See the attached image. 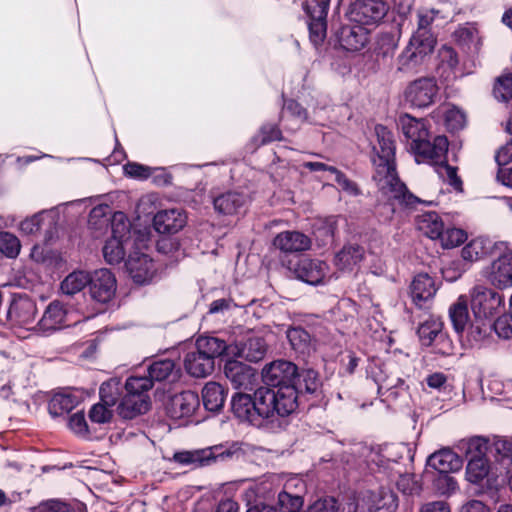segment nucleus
Returning <instances> with one entry per match:
<instances>
[{"instance_id":"31","label":"nucleus","mask_w":512,"mask_h":512,"mask_svg":"<svg viewBox=\"0 0 512 512\" xmlns=\"http://www.w3.org/2000/svg\"><path fill=\"white\" fill-rule=\"evenodd\" d=\"M364 249L356 244H347L336 253L334 265L343 272L353 271L363 260Z\"/></svg>"},{"instance_id":"18","label":"nucleus","mask_w":512,"mask_h":512,"mask_svg":"<svg viewBox=\"0 0 512 512\" xmlns=\"http://www.w3.org/2000/svg\"><path fill=\"white\" fill-rule=\"evenodd\" d=\"M88 284L91 297L100 303H107L115 295L116 279L106 268L96 270L89 275Z\"/></svg>"},{"instance_id":"5","label":"nucleus","mask_w":512,"mask_h":512,"mask_svg":"<svg viewBox=\"0 0 512 512\" xmlns=\"http://www.w3.org/2000/svg\"><path fill=\"white\" fill-rule=\"evenodd\" d=\"M227 343L217 337L201 336L196 340L195 347L184 357V368L196 378L210 375L215 366V358L225 354Z\"/></svg>"},{"instance_id":"59","label":"nucleus","mask_w":512,"mask_h":512,"mask_svg":"<svg viewBox=\"0 0 512 512\" xmlns=\"http://www.w3.org/2000/svg\"><path fill=\"white\" fill-rule=\"evenodd\" d=\"M123 169L127 176L135 179H147L152 173L150 167L136 162H129L125 164Z\"/></svg>"},{"instance_id":"9","label":"nucleus","mask_w":512,"mask_h":512,"mask_svg":"<svg viewBox=\"0 0 512 512\" xmlns=\"http://www.w3.org/2000/svg\"><path fill=\"white\" fill-rule=\"evenodd\" d=\"M297 367L295 364L285 360L274 361L266 365L262 370V378L269 391L276 393L284 388H290L293 391L294 407L293 412L298 406L297 389L295 387V379L297 377Z\"/></svg>"},{"instance_id":"28","label":"nucleus","mask_w":512,"mask_h":512,"mask_svg":"<svg viewBox=\"0 0 512 512\" xmlns=\"http://www.w3.org/2000/svg\"><path fill=\"white\" fill-rule=\"evenodd\" d=\"M499 241L477 237L466 244L461 250V256L465 261L474 262L487 256H493Z\"/></svg>"},{"instance_id":"55","label":"nucleus","mask_w":512,"mask_h":512,"mask_svg":"<svg viewBox=\"0 0 512 512\" xmlns=\"http://www.w3.org/2000/svg\"><path fill=\"white\" fill-rule=\"evenodd\" d=\"M280 139L281 131L275 124L263 125L259 133L254 138L258 145H265Z\"/></svg>"},{"instance_id":"42","label":"nucleus","mask_w":512,"mask_h":512,"mask_svg":"<svg viewBox=\"0 0 512 512\" xmlns=\"http://www.w3.org/2000/svg\"><path fill=\"white\" fill-rule=\"evenodd\" d=\"M490 466L487 458H470L466 467V479L470 483L479 484L489 474Z\"/></svg>"},{"instance_id":"44","label":"nucleus","mask_w":512,"mask_h":512,"mask_svg":"<svg viewBox=\"0 0 512 512\" xmlns=\"http://www.w3.org/2000/svg\"><path fill=\"white\" fill-rule=\"evenodd\" d=\"M287 338L293 347L299 353H309L311 350V336L303 328L296 327L289 329Z\"/></svg>"},{"instance_id":"14","label":"nucleus","mask_w":512,"mask_h":512,"mask_svg":"<svg viewBox=\"0 0 512 512\" xmlns=\"http://www.w3.org/2000/svg\"><path fill=\"white\" fill-rule=\"evenodd\" d=\"M36 313V304L28 298H19L12 302L8 311V319L19 337H27L22 333L23 331L38 330L37 324L35 325Z\"/></svg>"},{"instance_id":"40","label":"nucleus","mask_w":512,"mask_h":512,"mask_svg":"<svg viewBox=\"0 0 512 512\" xmlns=\"http://www.w3.org/2000/svg\"><path fill=\"white\" fill-rule=\"evenodd\" d=\"M443 324L439 319L430 318L420 325L418 335L425 346H430L438 339H444Z\"/></svg>"},{"instance_id":"7","label":"nucleus","mask_w":512,"mask_h":512,"mask_svg":"<svg viewBox=\"0 0 512 512\" xmlns=\"http://www.w3.org/2000/svg\"><path fill=\"white\" fill-rule=\"evenodd\" d=\"M436 44L434 36L426 32L413 34L397 59V70L403 73L417 72L432 54Z\"/></svg>"},{"instance_id":"22","label":"nucleus","mask_w":512,"mask_h":512,"mask_svg":"<svg viewBox=\"0 0 512 512\" xmlns=\"http://www.w3.org/2000/svg\"><path fill=\"white\" fill-rule=\"evenodd\" d=\"M267 346L262 337L250 336L243 343L227 344L225 354L231 357L243 358L257 362L264 358Z\"/></svg>"},{"instance_id":"41","label":"nucleus","mask_w":512,"mask_h":512,"mask_svg":"<svg viewBox=\"0 0 512 512\" xmlns=\"http://www.w3.org/2000/svg\"><path fill=\"white\" fill-rule=\"evenodd\" d=\"M89 274L85 271L77 270L68 274L61 282L60 289L65 295H74L88 285Z\"/></svg>"},{"instance_id":"60","label":"nucleus","mask_w":512,"mask_h":512,"mask_svg":"<svg viewBox=\"0 0 512 512\" xmlns=\"http://www.w3.org/2000/svg\"><path fill=\"white\" fill-rule=\"evenodd\" d=\"M331 174L334 175V180L341 190L348 193L349 195L359 194L357 185L348 179L342 172L338 171L337 169H331Z\"/></svg>"},{"instance_id":"33","label":"nucleus","mask_w":512,"mask_h":512,"mask_svg":"<svg viewBox=\"0 0 512 512\" xmlns=\"http://www.w3.org/2000/svg\"><path fill=\"white\" fill-rule=\"evenodd\" d=\"M112 209L108 204L95 206L89 214L88 228L95 238L102 236L112 221Z\"/></svg>"},{"instance_id":"8","label":"nucleus","mask_w":512,"mask_h":512,"mask_svg":"<svg viewBox=\"0 0 512 512\" xmlns=\"http://www.w3.org/2000/svg\"><path fill=\"white\" fill-rule=\"evenodd\" d=\"M495 259L484 268V277L495 287L505 289L512 286V243L499 241Z\"/></svg>"},{"instance_id":"51","label":"nucleus","mask_w":512,"mask_h":512,"mask_svg":"<svg viewBox=\"0 0 512 512\" xmlns=\"http://www.w3.org/2000/svg\"><path fill=\"white\" fill-rule=\"evenodd\" d=\"M494 96L499 101L506 102L512 98V74L500 76L494 85Z\"/></svg>"},{"instance_id":"47","label":"nucleus","mask_w":512,"mask_h":512,"mask_svg":"<svg viewBox=\"0 0 512 512\" xmlns=\"http://www.w3.org/2000/svg\"><path fill=\"white\" fill-rule=\"evenodd\" d=\"M175 364L170 359H163L153 362L148 367V378L151 381H163L167 379L173 372Z\"/></svg>"},{"instance_id":"25","label":"nucleus","mask_w":512,"mask_h":512,"mask_svg":"<svg viewBox=\"0 0 512 512\" xmlns=\"http://www.w3.org/2000/svg\"><path fill=\"white\" fill-rule=\"evenodd\" d=\"M68 313L59 301H52L37 323L38 330L51 333L68 325Z\"/></svg>"},{"instance_id":"17","label":"nucleus","mask_w":512,"mask_h":512,"mask_svg":"<svg viewBox=\"0 0 512 512\" xmlns=\"http://www.w3.org/2000/svg\"><path fill=\"white\" fill-rule=\"evenodd\" d=\"M224 374L234 389L252 390L257 385L258 375L254 368L237 360H228Z\"/></svg>"},{"instance_id":"26","label":"nucleus","mask_w":512,"mask_h":512,"mask_svg":"<svg viewBox=\"0 0 512 512\" xmlns=\"http://www.w3.org/2000/svg\"><path fill=\"white\" fill-rule=\"evenodd\" d=\"M437 289V285L430 275L419 273L414 277L410 285L412 301L421 308L435 296Z\"/></svg>"},{"instance_id":"11","label":"nucleus","mask_w":512,"mask_h":512,"mask_svg":"<svg viewBox=\"0 0 512 512\" xmlns=\"http://www.w3.org/2000/svg\"><path fill=\"white\" fill-rule=\"evenodd\" d=\"M66 205L61 204L26 217L19 223V231L24 235H36L41 230H44L45 241H51L56 234L60 215L65 210Z\"/></svg>"},{"instance_id":"58","label":"nucleus","mask_w":512,"mask_h":512,"mask_svg":"<svg viewBox=\"0 0 512 512\" xmlns=\"http://www.w3.org/2000/svg\"><path fill=\"white\" fill-rule=\"evenodd\" d=\"M68 427L73 433L86 436L88 434V425L84 413L78 411L71 415L68 420Z\"/></svg>"},{"instance_id":"23","label":"nucleus","mask_w":512,"mask_h":512,"mask_svg":"<svg viewBox=\"0 0 512 512\" xmlns=\"http://www.w3.org/2000/svg\"><path fill=\"white\" fill-rule=\"evenodd\" d=\"M361 512H395L397 496L390 490L366 491L361 494Z\"/></svg>"},{"instance_id":"62","label":"nucleus","mask_w":512,"mask_h":512,"mask_svg":"<svg viewBox=\"0 0 512 512\" xmlns=\"http://www.w3.org/2000/svg\"><path fill=\"white\" fill-rule=\"evenodd\" d=\"M301 377L305 391L308 393L316 392L320 384L317 372L312 369H308L301 374Z\"/></svg>"},{"instance_id":"50","label":"nucleus","mask_w":512,"mask_h":512,"mask_svg":"<svg viewBox=\"0 0 512 512\" xmlns=\"http://www.w3.org/2000/svg\"><path fill=\"white\" fill-rule=\"evenodd\" d=\"M467 238L465 231L459 228H447L441 231L438 240L444 248H453L462 244Z\"/></svg>"},{"instance_id":"35","label":"nucleus","mask_w":512,"mask_h":512,"mask_svg":"<svg viewBox=\"0 0 512 512\" xmlns=\"http://www.w3.org/2000/svg\"><path fill=\"white\" fill-rule=\"evenodd\" d=\"M227 396V391L217 382H208L202 389V399L204 407L212 412L222 409Z\"/></svg>"},{"instance_id":"21","label":"nucleus","mask_w":512,"mask_h":512,"mask_svg":"<svg viewBox=\"0 0 512 512\" xmlns=\"http://www.w3.org/2000/svg\"><path fill=\"white\" fill-rule=\"evenodd\" d=\"M199 406L198 394L188 390L173 395L166 405V411L172 419H183L191 417Z\"/></svg>"},{"instance_id":"39","label":"nucleus","mask_w":512,"mask_h":512,"mask_svg":"<svg viewBox=\"0 0 512 512\" xmlns=\"http://www.w3.org/2000/svg\"><path fill=\"white\" fill-rule=\"evenodd\" d=\"M455 40L459 45L466 48L468 51L477 52L481 47V37L477 28L472 25H465L459 27L454 32Z\"/></svg>"},{"instance_id":"57","label":"nucleus","mask_w":512,"mask_h":512,"mask_svg":"<svg viewBox=\"0 0 512 512\" xmlns=\"http://www.w3.org/2000/svg\"><path fill=\"white\" fill-rule=\"evenodd\" d=\"M397 488L404 494H414L419 492L420 485L413 474H401L396 482Z\"/></svg>"},{"instance_id":"27","label":"nucleus","mask_w":512,"mask_h":512,"mask_svg":"<svg viewBox=\"0 0 512 512\" xmlns=\"http://www.w3.org/2000/svg\"><path fill=\"white\" fill-rule=\"evenodd\" d=\"M273 245L284 253H296L308 250L311 247V240L302 232L285 231L276 235Z\"/></svg>"},{"instance_id":"34","label":"nucleus","mask_w":512,"mask_h":512,"mask_svg":"<svg viewBox=\"0 0 512 512\" xmlns=\"http://www.w3.org/2000/svg\"><path fill=\"white\" fill-rule=\"evenodd\" d=\"M150 406L149 398L142 396L124 395L118 405V414L124 419H133L148 411Z\"/></svg>"},{"instance_id":"36","label":"nucleus","mask_w":512,"mask_h":512,"mask_svg":"<svg viewBox=\"0 0 512 512\" xmlns=\"http://www.w3.org/2000/svg\"><path fill=\"white\" fill-rule=\"evenodd\" d=\"M374 380L378 385V392L381 394L389 393L391 396L397 395V389L404 385L403 379L394 374L389 366L385 365L375 374Z\"/></svg>"},{"instance_id":"43","label":"nucleus","mask_w":512,"mask_h":512,"mask_svg":"<svg viewBox=\"0 0 512 512\" xmlns=\"http://www.w3.org/2000/svg\"><path fill=\"white\" fill-rule=\"evenodd\" d=\"M459 447L464 451L468 459L486 458L488 441L484 437L475 436L468 440L462 441Z\"/></svg>"},{"instance_id":"10","label":"nucleus","mask_w":512,"mask_h":512,"mask_svg":"<svg viewBox=\"0 0 512 512\" xmlns=\"http://www.w3.org/2000/svg\"><path fill=\"white\" fill-rule=\"evenodd\" d=\"M237 452L235 445L225 447L224 445H215L203 449L187 450L176 452L173 456L175 462L192 466L194 468L210 466L217 461H224L233 457Z\"/></svg>"},{"instance_id":"3","label":"nucleus","mask_w":512,"mask_h":512,"mask_svg":"<svg viewBox=\"0 0 512 512\" xmlns=\"http://www.w3.org/2000/svg\"><path fill=\"white\" fill-rule=\"evenodd\" d=\"M234 415L241 421L257 427L274 426L279 418L293 413L294 396L290 388L276 393L260 387L254 393H236L231 401Z\"/></svg>"},{"instance_id":"46","label":"nucleus","mask_w":512,"mask_h":512,"mask_svg":"<svg viewBox=\"0 0 512 512\" xmlns=\"http://www.w3.org/2000/svg\"><path fill=\"white\" fill-rule=\"evenodd\" d=\"M153 384L148 376H131L125 382V395L148 397L147 392Z\"/></svg>"},{"instance_id":"37","label":"nucleus","mask_w":512,"mask_h":512,"mask_svg":"<svg viewBox=\"0 0 512 512\" xmlns=\"http://www.w3.org/2000/svg\"><path fill=\"white\" fill-rule=\"evenodd\" d=\"M416 226L419 231L430 239H437L444 228V224L436 212H425L418 215Z\"/></svg>"},{"instance_id":"24","label":"nucleus","mask_w":512,"mask_h":512,"mask_svg":"<svg viewBox=\"0 0 512 512\" xmlns=\"http://www.w3.org/2000/svg\"><path fill=\"white\" fill-rule=\"evenodd\" d=\"M187 223V216L180 208H171L158 211L153 218V225L157 232L174 234L180 231Z\"/></svg>"},{"instance_id":"53","label":"nucleus","mask_w":512,"mask_h":512,"mask_svg":"<svg viewBox=\"0 0 512 512\" xmlns=\"http://www.w3.org/2000/svg\"><path fill=\"white\" fill-rule=\"evenodd\" d=\"M278 503L282 512H300L303 500L298 495L282 491L278 495Z\"/></svg>"},{"instance_id":"29","label":"nucleus","mask_w":512,"mask_h":512,"mask_svg":"<svg viewBox=\"0 0 512 512\" xmlns=\"http://www.w3.org/2000/svg\"><path fill=\"white\" fill-rule=\"evenodd\" d=\"M429 467L438 473H451L461 469V458L450 449H443L433 453L427 461Z\"/></svg>"},{"instance_id":"48","label":"nucleus","mask_w":512,"mask_h":512,"mask_svg":"<svg viewBox=\"0 0 512 512\" xmlns=\"http://www.w3.org/2000/svg\"><path fill=\"white\" fill-rule=\"evenodd\" d=\"M21 250L18 237L7 231H0V252L8 258H16Z\"/></svg>"},{"instance_id":"16","label":"nucleus","mask_w":512,"mask_h":512,"mask_svg":"<svg viewBox=\"0 0 512 512\" xmlns=\"http://www.w3.org/2000/svg\"><path fill=\"white\" fill-rule=\"evenodd\" d=\"M369 33V28L346 19V22L336 32V37L344 50L359 51L368 43Z\"/></svg>"},{"instance_id":"19","label":"nucleus","mask_w":512,"mask_h":512,"mask_svg":"<svg viewBox=\"0 0 512 512\" xmlns=\"http://www.w3.org/2000/svg\"><path fill=\"white\" fill-rule=\"evenodd\" d=\"M125 266L130 277L137 284H147L151 282L157 272L152 258L138 251L129 254Z\"/></svg>"},{"instance_id":"6","label":"nucleus","mask_w":512,"mask_h":512,"mask_svg":"<svg viewBox=\"0 0 512 512\" xmlns=\"http://www.w3.org/2000/svg\"><path fill=\"white\" fill-rule=\"evenodd\" d=\"M131 224L123 212L112 215V236L105 242L102 253L105 261L110 265L119 264L131 245Z\"/></svg>"},{"instance_id":"20","label":"nucleus","mask_w":512,"mask_h":512,"mask_svg":"<svg viewBox=\"0 0 512 512\" xmlns=\"http://www.w3.org/2000/svg\"><path fill=\"white\" fill-rule=\"evenodd\" d=\"M329 271L326 262L318 259L302 258L293 268L297 279L310 285L324 283Z\"/></svg>"},{"instance_id":"15","label":"nucleus","mask_w":512,"mask_h":512,"mask_svg":"<svg viewBox=\"0 0 512 512\" xmlns=\"http://www.w3.org/2000/svg\"><path fill=\"white\" fill-rule=\"evenodd\" d=\"M439 93L435 78L421 77L408 84L404 98L413 107L426 108L432 105Z\"/></svg>"},{"instance_id":"63","label":"nucleus","mask_w":512,"mask_h":512,"mask_svg":"<svg viewBox=\"0 0 512 512\" xmlns=\"http://www.w3.org/2000/svg\"><path fill=\"white\" fill-rule=\"evenodd\" d=\"M494 450L512 463V439H498L493 444Z\"/></svg>"},{"instance_id":"32","label":"nucleus","mask_w":512,"mask_h":512,"mask_svg":"<svg viewBox=\"0 0 512 512\" xmlns=\"http://www.w3.org/2000/svg\"><path fill=\"white\" fill-rule=\"evenodd\" d=\"M215 210L224 215L241 213L247 203L246 197L238 192H227L214 199Z\"/></svg>"},{"instance_id":"52","label":"nucleus","mask_w":512,"mask_h":512,"mask_svg":"<svg viewBox=\"0 0 512 512\" xmlns=\"http://www.w3.org/2000/svg\"><path fill=\"white\" fill-rule=\"evenodd\" d=\"M433 486L441 495H449L456 491L457 482L449 473H438L433 480Z\"/></svg>"},{"instance_id":"12","label":"nucleus","mask_w":512,"mask_h":512,"mask_svg":"<svg viewBox=\"0 0 512 512\" xmlns=\"http://www.w3.org/2000/svg\"><path fill=\"white\" fill-rule=\"evenodd\" d=\"M330 0H306L304 11L307 16L310 41L318 46L327 33V14Z\"/></svg>"},{"instance_id":"61","label":"nucleus","mask_w":512,"mask_h":512,"mask_svg":"<svg viewBox=\"0 0 512 512\" xmlns=\"http://www.w3.org/2000/svg\"><path fill=\"white\" fill-rule=\"evenodd\" d=\"M308 512H339V506L334 498H324L315 501Z\"/></svg>"},{"instance_id":"38","label":"nucleus","mask_w":512,"mask_h":512,"mask_svg":"<svg viewBox=\"0 0 512 512\" xmlns=\"http://www.w3.org/2000/svg\"><path fill=\"white\" fill-rule=\"evenodd\" d=\"M78 403V398L70 393H56L49 401L48 410L52 417H59L72 411Z\"/></svg>"},{"instance_id":"54","label":"nucleus","mask_w":512,"mask_h":512,"mask_svg":"<svg viewBox=\"0 0 512 512\" xmlns=\"http://www.w3.org/2000/svg\"><path fill=\"white\" fill-rule=\"evenodd\" d=\"M441 10L439 9H421L418 11V28L414 34H419L420 32H426L429 36H433L428 27L431 23L438 18Z\"/></svg>"},{"instance_id":"64","label":"nucleus","mask_w":512,"mask_h":512,"mask_svg":"<svg viewBox=\"0 0 512 512\" xmlns=\"http://www.w3.org/2000/svg\"><path fill=\"white\" fill-rule=\"evenodd\" d=\"M32 512H68V507L65 503L51 500L35 507Z\"/></svg>"},{"instance_id":"45","label":"nucleus","mask_w":512,"mask_h":512,"mask_svg":"<svg viewBox=\"0 0 512 512\" xmlns=\"http://www.w3.org/2000/svg\"><path fill=\"white\" fill-rule=\"evenodd\" d=\"M100 400L108 406H114L121 393L122 386L120 380L117 378H111L108 381L104 382L100 387Z\"/></svg>"},{"instance_id":"1","label":"nucleus","mask_w":512,"mask_h":512,"mask_svg":"<svg viewBox=\"0 0 512 512\" xmlns=\"http://www.w3.org/2000/svg\"><path fill=\"white\" fill-rule=\"evenodd\" d=\"M398 125L406 138L410 152L415 156V160L418 163L428 162L434 165L440 178L448 182L456 191H462V181L457 176L456 168L446 163L449 145L447 138L437 136L433 142H430L425 121L408 114L399 117Z\"/></svg>"},{"instance_id":"2","label":"nucleus","mask_w":512,"mask_h":512,"mask_svg":"<svg viewBox=\"0 0 512 512\" xmlns=\"http://www.w3.org/2000/svg\"><path fill=\"white\" fill-rule=\"evenodd\" d=\"M372 162L375 167L373 180L381 197L392 206H412L418 201L410 194L397 175L395 168V141L393 134L383 125L375 126Z\"/></svg>"},{"instance_id":"4","label":"nucleus","mask_w":512,"mask_h":512,"mask_svg":"<svg viewBox=\"0 0 512 512\" xmlns=\"http://www.w3.org/2000/svg\"><path fill=\"white\" fill-rule=\"evenodd\" d=\"M502 296L485 286H475L470 292V305L475 318L468 330V341L478 343L491 327V318L502 304Z\"/></svg>"},{"instance_id":"56","label":"nucleus","mask_w":512,"mask_h":512,"mask_svg":"<svg viewBox=\"0 0 512 512\" xmlns=\"http://www.w3.org/2000/svg\"><path fill=\"white\" fill-rule=\"evenodd\" d=\"M112 406L105 405L102 401L93 405L89 411V418L91 422L97 424H104L111 420Z\"/></svg>"},{"instance_id":"30","label":"nucleus","mask_w":512,"mask_h":512,"mask_svg":"<svg viewBox=\"0 0 512 512\" xmlns=\"http://www.w3.org/2000/svg\"><path fill=\"white\" fill-rule=\"evenodd\" d=\"M449 316L455 331L463 337L466 335L468 339V330L475 319L469 318L468 300L465 296H460L457 301L450 307Z\"/></svg>"},{"instance_id":"13","label":"nucleus","mask_w":512,"mask_h":512,"mask_svg":"<svg viewBox=\"0 0 512 512\" xmlns=\"http://www.w3.org/2000/svg\"><path fill=\"white\" fill-rule=\"evenodd\" d=\"M387 11L388 6L382 0H356L350 5L346 19L369 28L377 25Z\"/></svg>"},{"instance_id":"49","label":"nucleus","mask_w":512,"mask_h":512,"mask_svg":"<svg viewBox=\"0 0 512 512\" xmlns=\"http://www.w3.org/2000/svg\"><path fill=\"white\" fill-rule=\"evenodd\" d=\"M443 115L448 129L455 131L465 126V113L458 107L450 105L445 106L443 108Z\"/></svg>"}]
</instances>
